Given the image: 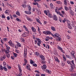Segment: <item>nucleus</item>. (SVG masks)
I'll list each match as a JSON object with an SVG mask.
<instances>
[{"mask_svg":"<svg viewBox=\"0 0 76 76\" xmlns=\"http://www.w3.org/2000/svg\"><path fill=\"white\" fill-rule=\"evenodd\" d=\"M44 13L45 14H46V15H48V13L47 12V11L46 10H45L44 11Z\"/></svg>","mask_w":76,"mask_h":76,"instance_id":"obj_44","label":"nucleus"},{"mask_svg":"<svg viewBox=\"0 0 76 76\" xmlns=\"http://www.w3.org/2000/svg\"><path fill=\"white\" fill-rule=\"evenodd\" d=\"M35 42L36 43H37V42H38L37 45L38 46L40 47V45L41 44V41L40 39L36 38V40H35Z\"/></svg>","mask_w":76,"mask_h":76,"instance_id":"obj_2","label":"nucleus"},{"mask_svg":"<svg viewBox=\"0 0 76 76\" xmlns=\"http://www.w3.org/2000/svg\"><path fill=\"white\" fill-rule=\"evenodd\" d=\"M31 29L32 30V31L33 32H36V29L34 28V27H32L31 28Z\"/></svg>","mask_w":76,"mask_h":76,"instance_id":"obj_13","label":"nucleus"},{"mask_svg":"<svg viewBox=\"0 0 76 76\" xmlns=\"http://www.w3.org/2000/svg\"><path fill=\"white\" fill-rule=\"evenodd\" d=\"M62 9V7L58 8L57 7V10H61Z\"/></svg>","mask_w":76,"mask_h":76,"instance_id":"obj_52","label":"nucleus"},{"mask_svg":"<svg viewBox=\"0 0 76 76\" xmlns=\"http://www.w3.org/2000/svg\"><path fill=\"white\" fill-rule=\"evenodd\" d=\"M66 21V18H64V20L62 21L64 23H65V22Z\"/></svg>","mask_w":76,"mask_h":76,"instance_id":"obj_57","label":"nucleus"},{"mask_svg":"<svg viewBox=\"0 0 76 76\" xmlns=\"http://www.w3.org/2000/svg\"><path fill=\"white\" fill-rule=\"evenodd\" d=\"M14 53L13 54L14 56L15 57H17V56H18V54L16 53Z\"/></svg>","mask_w":76,"mask_h":76,"instance_id":"obj_40","label":"nucleus"},{"mask_svg":"<svg viewBox=\"0 0 76 76\" xmlns=\"http://www.w3.org/2000/svg\"><path fill=\"white\" fill-rule=\"evenodd\" d=\"M22 36L23 37H26L27 36V35H26V33H24L23 34Z\"/></svg>","mask_w":76,"mask_h":76,"instance_id":"obj_28","label":"nucleus"},{"mask_svg":"<svg viewBox=\"0 0 76 76\" xmlns=\"http://www.w3.org/2000/svg\"><path fill=\"white\" fill-rule=\"evenodd\" d=\"M36 20L37 21V22L39 23V24H40V25H42V23H41V22L40 21L39 19H36Z\"/></svg>","mask_w":76,"mask_h":76,"instance_id":"obj_19","label":"nucleus"},{"mask_svg":"<svg viewBox=\"0 0 76 76\" xmlns=\"http://www.w3.org/2000/svg\"><path fill=\"white\" fill-rule=\"evenodd\" d=\"M28 8L29 11L31 12V6H28Z\"/></svg>","mask_w":76,"mask_h":76,"instance_id":"obj_37","label":"nucleus"},{"mask_svg":"<svg viewBox=\"0 0 76 76\" xmlns=\"http://www.w3.org/2000/svg\"><path fill=\"white\" fill-rule=\"evenodd\" d=\"M25 13L27 14V15H31V11H24Z\"/></svg>","mask_w":76,"mask_h":76,"instance_id":"obj_9","label":"nucleus"},{"mask_svg":"<svg viewBox=\"0 0 76 76\" xmlns=\"http://www.w3.org/2000/svg\"><path fill=\"white\" fill-rule=\"evenodd\" d=\"M59 35H60V34H59L58 33H56L55 34L54 36H55L56 37V38H58V37H59Z\"/></svg>","mask_w":76,"mask_h":76,"instance_id":"obj_22","label":"nucleus"},{"mask_svg":"<svg viewBox=\"0 0 76 76\" xmlns=\"http://www.w3.org/2000/svg\"><path fill=\"white\" fill-rule=\"evenodd\" d=\"M56 39L57 41H60L61 40V38L60 37H58L56 38Z\"/></svg>","mask_w":76,"mask_h":76,"instance_id":"obj_26","label":"nucleus"},{"mask_svg":"<svg viewBox=\"0 0 76 76\" xmlns=\"http://www.w3.org/2000/svg\"><path fill=\"white\" fill-rule=\"evenodd\" d=\"M16 15H18V16H20V12H19L18 11H16Z\"/></svg>","mask_w":76,"mask_h":76,"instance_id":"obj_24","label":"nucleus"},{"mask_svg":"<svg viewBox=\"0 0 76 76\" xmlns=\"http://www.w3.org/2000/svg\"><path fill=\"white\" fill-rule=\"evenodd\" d=\"M26 67L28 70H30V65H29L27 64Z\"/></svg>","mask_w":76,"mask_h":76,"instance_id":"obj_30","label":"nucleus"},{"mask_svg":"<svg viewBox=\"0 0 76 76\" xmlns=\"http://www.w3.org/2000/svg\"><path fill=\"white\" fill-rule=\"evenodd\" d=\"M16 20H17V21H18V22H21V20L18 18H17Z\"/></svg>","mask_w":76,"mask_h":76,"instance_id":"obj_41","label":"nucleus"},{"mask_svg":"<svg viewBox=\"0 0 76 76\" xmlns=\"http://www.w3.org/2000/svg\"><path fill=\"white\" fill-rule=\"evenodd\" d=\"M61 13L63 15H64V14H65V12L64 11H61Z\"/></svg>","mask_w":76,"mask_h":76,"instance_id":"obj_54","label":"nucleus"},{"mask_svg":"<svg viewBox=\"0 0 76 76\" xmlns=\"http://www.w3.org/2000/svg\"><path fill=\"white\" fill-rule=\"evenodd\" d=\"M7 20H10V17H9V16H8L7 17Z\"/></svg>","mask_w":76,"mask_h":76,"instance_id":"obj_63","label":"nucleus"},{"mask_svg":"<svg viewBox=\"0 0 76 76\" xmlns=\"http://www.w3.org/2000/svg\"><path fill=\"white\" fill-rule=\"evenodd\" d=\"M67 62L69 64H70V65H72V64H71V61H67Z\"/></svg>","mask_w":76,"mask_h":76,"instance_id":"obj_33","label":"nucleus"},{"mask_svg":"<svg viewBox=\"0 0 76 76\" xmlns=\"http://www.w3.org/2000/svg\"><path fill=\"white\" fill-rule=\"evenodd\" d=\"M34 72L35 73H40V72H39V70H36Z\"/></svg>","mask_w":76,"mask_h":76,"instance_id":"obj_58","label":"nucleus"},{"mask_svg":"<svg viewBox=\"0 0 76 76\" xmlns=\"http://www.w3.org/2000/svg\"><path fill=\"white\" fill-rule=\"evenodd\" d=\"M21 44L19 43H18L17 45H15V48L18 49V47H21Z\"/></svg>","mask_w":76,"mask_h":76,"instance_id":"obj_5","label":"nucleus"},{"mask_svg":"<svg viewBox=\"0 0 76 76\" xmlns=\"http://www.w3.org/2000/svg\"><path fill=\"white\" fill-rule=\"evenodd\" d=\"M3 66L2 65H0V70H3Z\"/></svg>","mask_w":76,"mask_h":76,"instance_id":"obj_38","label":"nucleus"},{"mask_svg":"<svg viewBox=\"0 0 76 76\" xmlns=\"http://www.w3.org/2000/svg\"><path fill=\"white\" fill-rule=\"evenodd\" d=\"M23 27L25 29V30L26 31H27V32H29V30H28V29L27 28H26V26H25L23 25Z\"/></svg>","mask_w":76,"mask_h":76,"instance_id":"obj_16","label":"nucleus"},{"mask_svg":"<svg viewBox=\"0 0 76 76\" xmlns=\"http://www.w3.org/2000/svg\"><path fill=\"white\" fill-rule=\"evenodd\" d=\"M36 55L37 56L39 57V53L38 52H36Z\"/></svg>","mask_w":76,"mask_h":76,"instance_id":"obj_31","label":"nucleus"},{"mask_svg":"<svg viewBox=\"0 0 76 76\" xmlns=\"http://www.w3.org/2000/svg\"><path fill=\"white\" fill-rule=\"evenodd\" d=\"M53 18H53V20H54L57 21V16L56 15H54Z\"/></svg>","mask_w":76,"mask_h":76,"instance_id":"obj_11","label":"nucleus"},{"mask_svg":"<svg viewBox=\"0 0 76 76\" xmlns=\"http://www.w3.org/2000/svg\"><path fill=\"white\" fill-rule=\"evenodd\" d=\"M72 26H73V27H74V25H75L76 24V22L75 21H74L72 22Z\"/></svg>","mask_w":76,"mask_h":76,"instance_id":"obj_36","label":"nucleus"},{"mask_svg":"<svg viewBox=\"0 0 76 76\" xmlns=\"http://www.w3.org/2000/svg\"><path fill=\"white\" fill-rule=\"evenodd\" d=\"M33 66H35V67H37V65L36 64H33Z\"/></svg>","mask_w":76,"mask_h":76,"instance_id":"obj_60","label":"nucleus"},{"mask_svg":"<svg viewBox=\"0 0 76 76\" xmlns=\"http://www.w3.org/2000/svg\"><path fill=\"white\" fill-rule=\"evenodd\" d=\"M27 56V49H25L24 52V59L25 63H27V60L26 59V57Z\"/></svg>","mask_w":76,"mask_h":76,"instance_id":"obj_1","label":"nucleus"},{"mask_svg":"<svg viewBox=\"0 0 76 76\" xmlns=\"http://www.w3.org/2000/svg\"><path fill=\"white\" fill-rule=\"evenodd\" d=\"M67 23L68 24V26L69 28V29H71V26H70V21H67Z\"/></svg>","mask_w":76,"mask_h":76,"instance_id":"obj_7","label":"nucleus"},{"mask_svg":"<svg viewBox=\"0 0 76 76\" xmlns=\"http://www.w3.org/2000/svg\"><path fill=\"white\" fill-rule=\"evenodd\" d=\"M57 48L58 49V50H60L62 53H64V51L63 50V48H62L61 47L58 46L57 47Z\"/></svg>","mask_w":76,"mask_h":76,"instance_id":"obj_6","label":"nucleus"},{"mask_svg":"<svg viewBox=\"0 0 76 76\" xmlns=\"http://www.w3.org/2000/svg\"><path fill=\"white\" fill-rule=\"evenodd\" d=\"M6 49L7 50H9L10 49V47L8 46L7 45H6Z\"/></svg>","mask_w":76,"mask_h":76,"instance_id":"obj_23","label":"nucleus"},{"mask_svg":"<svg viewBox=\"0 0 76 76\" xmlns=\"http://www.w3.org/2000/svg\"><path fill=\"white\" fill-rule=\"evenodd\" d=\"M26 19L28 21H30V22H32V21H33V20H32L31 18H29L28 16L26 17Z\"/></svg>","mask_w":76,"mask_h":76,"instance_id":"obj_10","label":"nucleus"},{"mask_svg":"<svg viewBox=\"0 0 76 76\" xmlns=\"http://www.w3.org/2000/svg\"><path fill=\"white\" fill-rule=\"evenodd\" d=\"M3 64L4 66V67H5V66L6 65V62H3Z\"/></svg>","mask_w":76,"mask_h":76,"instance_id":"obj_55","label":"nucleus"},{"mask_svg":"<svg viewBox=\"0 0 76 76\" xmlns=\"http://www.w3.org/2000/svg\"><path fill=\"white\" fill-rule=\"evenodd\" d=\"M59 15H60V16H61V17H62V18H64V15H63V14H60Z\"/></svg>","mask_w":76,"mask_h":76,"instance_id":"obj_62","label":"nucleus"},{"mask_svg":"<svg viewBox=\"0 0 76 76\" xmlns=\"http://www.w3.org/2000/svg\"><path fill=\"white\" fill-rule=\"evenodd\" d=\"M43 34H44L45 35H52L53 37H54V36L53 35V34H51V32L50 31H45L43 32Z\"/></svg>","mask_w":76,"mask_h":76,"instance_id":"obj_3","label":"nucleus"},{"mask_svg":"<svg viewBox=\"0 0 76 76\" xmlns=\"http://www.w3.org/2000/svg\"><path fill=\"white\" fill-rule=\"evenodd\" d=\"M46 48H48V49H50V47H49V45H46Z\"/></svg>","mask_w":76,"mask_h":76,"instance_id":"obj_49","label":"nucleus"},{"mask_svg":"<svg viewBox=\"0 0 76 76\" xmlns=\"http://www.w3.org/2000/svg\"><path fill=\"white\" fill-rule=\"evenodd\" d=\"M15 51L16 53H17L18 54H19V51L18 50L15 49Z\"/></svg>","mask_w":76,"mask_h":76,"instance_id":"obj_45","label":"nucleus"},{"mask_svg":"<svg viewBox=\"0 0 76 76\" xmlns=\"http://www.w3.org/2000/svg\"><path fill=\"white\" fill-rule=\"evenodd\" d=\"M71 54L72 56H74V55H75V52L74 51L72 50V52Z\"/></svg>","mask_w":76,"mask_h":76,"instance_id":"obj_27","label":"nucleus"},{"mask_svg":"<svg viewBox=\"0 0 76 76\" xmlns=\"http://www.w3.org/2000/svg\"><path fill=\"white\" fill-rule=\"evenodd\" d=\"M5 53L6 55H7V54H9V53H10V50H5Z\"/></svg>","mask_w":76,"mask_h":76,"instance_id":"obj_18","label":"nucleus"},{"mask_svg":"<svg viewBox=\"0 0 76 76\" xmlns=\"http://www.w3.org/2000/svg\"><path fill=\"white\" fill-rule=\"evenodd\" d=\"M39 57L40 58H41L42 60H45V57H44L42 55H40L39 56Z\"/></svg>","mask_w":76,"mask_h":76,"instance_id":"obj_14","label":"nucleus"},{"mask_svg":"<svg viewBox=\"0 0 76 76\" xmlns=\"http://www.w3.org/2000/svg\"><path fill=\"white\" fill-rule=\"evenodd\" d=\"M42 68V69H47V66L45 64L43 65Z\"/></svg>","mask_w":76,"mask_h":76,"instance_id":"obj_34","label":"nucleus"},{"mask_svg":"<svg viewBox=\"0 0 76 76\" xmlns=\"http://www.w3.org/2000/svg\"><path fill=\"white\" fill-rule=\"evenodd\" d=\"M63 58H64V60H66V56H65V55H63Z\"/></svg>","mask_w":76,"mask_h":76,"instance_id":"obj_43","label":"nucleus"},{"mask_svg":"<svg viewBox=\"0 0 76 76\" xmlns=\"http://www.w3.org/2000/svg\"><path fill=\"white\" fill-rule=\"evenodd\" d=\"M36 76H39V73H36Z\"/></svg>","mask_w":76,"mask_h":76,"instance_id":"obj_64","label":"nucleus"},{"mask_svg":"<svg viewBox=\"0 0 76 76\" xmlns=\"http://www.w3.org/2000/svg\"><path fill=\"white\" fill-rule=\"evenodd\" d=\"M3 69H4V70L5 71H7V68H6V67L4 66L3 67Z\"/></svg>","mask_w":76,"mask_h":76,"instance_id":"obj_51","label":"nucleus"},{"mask_svg":"<svg viewBox=\"0 0 76 76\" xmlns=\"http://www.w3.org/2000/svg\"><path fill=\"white\" fill-rule=\"evenodd\" d=\"M48 17L49 18H53V15L51 14H48Z\"/></svg>","mask_w":76,"mask_h":76,"instance_id":"obj_29","label":"nucleus"},{"mask_svg":"<svg viewBox=\"0 0 76 76\" xmlns=\"http://www.w3.org/2000/svg\"><path fill=\"white\" fill-rule=\"evenodd\" d=\"M71 64H72V65L73 64V65H75V64L74 63V60H72L71 61Z\"/></svg>","mask_w":76,"mask_h":76,"instance_id":"obj_46","label":"nucleus"},{"mask_svg":"<svg viewBox=\"0 0 76 76\" xmlns=\"http://www.w3.org/2000/svg\"><path fill=\"white\" fill-rule=\"evenodd\" d=\"M8 43L9 44V45L10 46H11L12 47H15V44L13 43L12 42V41L11 40H10L8 42Z\"/></svg>","mask_w":76,"mask_h":76,"instance_id":"obj_4","label":"nucleus"},{"mask_svg":"<svg viewBox=\"0 0 76 76\" xmlns=\"http://www.w3.org/2000/svg\"><path fill=\"white\" fill-rule=\"evenodd\" d=\"M70 3L71 4H74V2L72 1H70Z\"/></svg>","mask_w":76,"mask_h":76,"instance_id":"obj_56","label":"nucleus"},{"mask_svg":"<svg viewBox=\"0 0 76 76\" xmlns=\"http://www.w3.org/2000/svg\"><path fill=\"white\" fill-rule=\"evenodd\" d=\"M46 72L47 73H48L49 74H50V72H51V71L48 69H46Z\"/></svg>","mask_w":76,"mask_h":76,"instance_id":"obj_35","label":"nucleus"},{"mask_svg":"<svg viewBox=\"0 0 76 76\" xmlns=\"http://www.w3.org/2000/svg\"><path fill=\"white\" fill-rule=\"evenodd\" d=\"M49 39H50V37L49 36H48L45 38V40L46 41H48Z\"/></svg>","mask_w":76,"mask_h":76,"instance_id":"obj_21","label":"nucleus"},{"mask_svg":"<svg viewBox=\"0 0 76 76\" xmlns=\"http://www.w3.org/2000/svg\"><path fill=\"white\" fill-rule=\"evenodd\" d=\"M20 41L21 42H25V40L23 38H21L20 39Z\"/></svg>","mask_w":76,"mask_h":76,"instance_id":"obj_48","label":"nucleus"},{"mask_svg":"<svg viewBox=\"0 0 76 76\" xmlns=\"http://www.w3.org/2000/svg\"><path fill=\"white\" fill-rule=\"evenodd\" d=\"M6 56H7V57L8 58H9V57H10V54H9L7 55H6Z\"/></svg>","mask_w":76,"mask_h":76,"instance_id":"obj_59","label":"nucleus"},{"mask_svg":"<svg viewBox=\"0 0 76 76\" xmlns=\"http://www.w3.org/2000/svg\"><path fill=\"white\" fill-rule=\"evenodd\" d=\"M66 38L67 39H70V37L69 36L67 35L66 36Z\"/></svg>","mask_w":76,"mask_h":76,"instance_id":"obj_61","label":"nucleus"},{"mask_svg":"<svg viewBox=\"0 0 76 76\" xmlns=\"http://www.w3.org/2000/svg\"><path fill=\"white\" fill-rule=\"evenodd\" d=\"M30 62L31 64H33V63H34V61H33V60L31 59L30 60Z\"/></svg>","mask_w":76,"mask_h":76,"instance_id":"obj_42","label":"nucleus"},{"mask_svg":"<svg viewBox=\"0 0 76 76\" xmlns=\"http://www.w3.org/2000/svg\"><path fill=\"white\" fill-rule=\"evenodd\" d=\"M54 5L52 3H51L50 4V9H53L54 8Z\"/></svg>","mask_w":76,"mask_h":76,"instance_id":"obj_12","label":"nucleus"},{"mask_svg":"<svg viewBox=\"0 0 76 76\" xmlns=\"http://www.w3.org/2000/svg\"><path fill=\"white\" fill-rule=\"evenodd\" d=\"M71 76H76V73L72 74H71Z\"/></svg>","mask_w":76,"mask_h":76,"instance_id":"obj_53","label":"nucleus"},{"mask_svg":"<svg viewBox=\"0 0 76 76\" xmlns=\"http://www.w3.org/2000/svg\"><path fill=\"white\" fill-rule=\"evenodd\" d=\"M57 7H56V9H55V12L56 13H57V14H58V15H60V14H61V13H60V12L59 11H58V12L57 11Z\"/></svg>","mask_w":76,"mask_h":76,"instance_id":"obj_15","label":"nucleus"},{"mask_svg":"<svg viewBox=\"0 0 76 76\" xmlns=\"http://www.w3.org/2000/svg\"><path fill=\"white\" fill-rule=\"evenodd\" d=\"M55 59V61H57V62H58L59 63H60V61L58 59V58L57 57H55L54 58Z\"/></svg>","mask_w":76,"mask_h":76,"instance_id":"obj_17","label":"nucleus"},{"mask_svg":"<svg viewBox=\"0 0 76 76\" xmlns=\"http://www.w3.org/2000/svg\"><path fill=\"white\" fill-rule=\"evenodd\" d=\"M56 3L57 4H61V2L60 1H57L56 2Z\"/></svg>","mask_w":76,"mask_h":76,"instance_id":"obj_39","label":"nucleus"},{"mask_svg":"<svg viewBox=\"0 0 76 76\" xmlns=\"http://www.w3.org/2000/svg\"><path fill=\"white\" fill-rule=\"evenodd\" d=\"M64 4L65 6H67V1H64Z\"/></svg>","mask_w":76,"mask_h":76,"instance_id":"obj_47","label":"nucleus"},{"mask_svg":"<svg viewBox=\"0 0 76 76\" xmlns=\"http://www.w3.org/2000/svg\"><path fill=\"white\" fill-rule=\"evenodd\" d=\"M64 9L66 11H67V10H69V8L66 6H65L64 7Z\"/></svg>","mask_w":76,"mask_h":76,"instance_id":"obj_32","label":"nucleus"},{"mask_svg":"<svg viewBox=\"0 0 76 76\" xmlns=\"http://www.w3.org/2000/svg\"><path fill=\"white\" fill-rule=\"evenodd\" d=\"M1 16H2V17H1L2 18H4H4H5V16L4 15L2 14L1 15Z\"/></svg>","mask_w":76,"mask_h":76,"instance_id":"obj_50","label":"nucleus"},{"mask_svg":"<svg viewBox=\"0 0 76 76\" xmlns=\"http://www.w3.org/2000/svg\"><path fill=\"white\" fill-rule=\"evenodd\" d=\"M5 14H6V15H9V10H6L4 12Z\"/></svg>","mask_w":76,"mask_h":76,"instance_id":"obj_20","label":"nucleus"},{"mask_svg":"<svg viewBox=\"0 0 76 76\" xmlns=\"http://www.w3.org/2000/svg\"><path fill=\"white\" fill-rule=\"evenodd\" d=\"M51 29L53 31H56V28H55V27L53 26H52L51 27Z\"/></svg>","mask_w":76,"mask_h":76,"instance_id":"obj_25","label":"nucleus"},{"mask_svg":"<svg viewBox=\"0 0 76 76\" xmlns=\"http://www.w3.org/2000/svg\"><path fill=\"white\" fill-rule=\"evenodd\" d=\"M6 58V54H4L2 57L1 58V61H3V60H4Z\"/></svg>","mask_w":76,"mask_h":76,"instance_id":"obj_8","label":"nucleus"}]
</instances>
